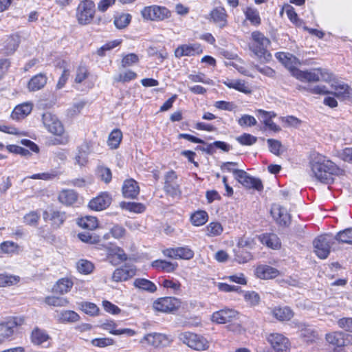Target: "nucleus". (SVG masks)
Instances as JSON below:
<instances>
[{
    "label": "nucleus",
    "mask_w": 352,
    "mask_h": 352,
    "mask_svg": "<svg viewBox=\"0 0 352 352\" xmlns=\"http://www.w3.org/2000/svg\"><path fill=\"white\" fill-rule=\"evenodd\" d=\"M311 175L321 183L330 184L334 177L344 175V170L328 157L319 153L314 154L309 162Z\"/></svg>",
    "instance_id": "1"
},
{
    "label": "nucleus",
    "mask_w": 352,
    "mask_h": 352,
    "mask_svg": "<svg viewBox=\"0 0 352 352\" xmlns=\"http://www.w3.org/2000/svg\"><path fill=\"white\" fill-rule=\"evenodd\" d=\"M251 39L249 44L250 50L258 60L262 63L270 62L272 59V54L267 50V47L270 45V39L258 31L252 33Z\"/></svg>",
    "instance_id": "2"
},
{
    "label": "nucleus",
    "mask_w": 352,
    "mask_h": 352,
    "mask_svg": "<svg viewBox=\"0 0 352 352\" xmlns=\"http://www.w3.org/2000/svg\"><path fill=\"white\" fill-rule=\"evenodd\" d=\"M293 76L301 81L308 82H315L320 80L329 82L331 80L332 74L327 69L322 68H315L306 71H301L298 69L293 70Z\"/></svg>",
    "instance_id": "3"
},
{
    "label": "nucleus",
    "mask_w": 352,
    "mask_h": 352,
    "mask_svg": "<svg viewBox=\"0 0 352 352\" xmlns=\"http://www.w3.org/2000/svg\"><path fill=\"white\" fill-rule=\"evenodd\" d=\"M25 324L23 316H10L0 322V338L3 343L10 340L14 334V329Z\"/></svg>",
    "instance_id": "4"
},
{
    "label": "nucleus",
    "mask_w": 352,
    "mask_h": 352,
    "mask_svg": "<svg viewBox=\"0 0 352 352\" xmlns=\"http://www.w3.org/2000/svg\"><path fill=\"white\" fill-rule=\"evenodd\" d=\"M95 3L91 0H83L80 2L76 9V19L79 24L91 23L95 15Z\"/></svg>",
    "instance_id": "5"
},
{
    "label": "nucleus",
    "mask_w": 352,
    "mask_h": 352,
    "mask_svg": "<svg viewBox=\"0 0 352 352\" xmlns=\"http://www.w3.org/2000/svg\"><path fill=\"white\" fill-rule=\"evenodd\" d=\"M144 19L154 21H161L171 16L170 11L164 6L152 5L144 7L141 10Z\"/></svg>",
    "instance_id": "6"
},
{
    "label": "nucleus",
    "mask_w": 352,
    "mask_h": 352,
    "mask_svg": "<svg viewBox=\"0 0 352 352\" xmlns=\"http://www.w3.org/2000/svg\"><path fill=\"white\" fill-rule=\"evenodd\" d=\"M179 339L184 344L195 350L202 351L209 347L208 342L206 338L193 333H182L179 335Z\"/></svg>",
    "instance_id": "7"
},
{
    "label": "nucleus",
    "mask_w": 352,
    "mask_h": 352,
    "mask_svg": "<svg viewBox=\"0 0 352 352\" xmlns=\"http://www.w3.org/2000/svg\"><path fill=\"white\" fill-rule=\"evenodd\" d=\"M172 342L173 339L169 336L160 333H148L140 340V343L142 344H146L153 348L166 347Z\"/></svg>",
    "instance_id": "8"
},
{
    "label": "nucleus",
    "mask_w": 352,
    "mask_h": 352,
    "mask_svg": "<svg viewBox=\"0 0 352 352\" xmlns=\"http://www.w3.org/2000/svg\"><path fill=\"white\" fill-rule=\"evenodd\" d=\"M42 122L47 131L53 135L60 136L65 132L63 124L60 120L56 116L50 112L43 114Z\"/></svg>",
    "instance_id": "9"
},
{
    "label": "nucleus",
    "mask_w": 352,
    "mask_h": 352,
    "mask_svg": "<svg viewBox=\"0 0 352 352\" xmlns=\"http://www.w3.org/2000/svg\"><path fill=\"white\" fill-rule=\"evenodd\" d=\"M181 306L180 300L175 297L159 298L153 304V309L162 313H171Z\"/></svg>",
    "instance_id": "10"
},
{
    "label": "nucleus",
    "mask_w": 352,
    "mask_h": 352,
    "mask_svg": "<svg viewBox=\"0 0 352 352\" xmlns=\"http://www.w3.org/2000/svg\"><path fill=\"white\" fill-rule=\"evenodd\" d=\"M333 243V239L330 236L327 234L319 236L313 242L314 252L321 259L327 258Z\"/></svg>",
    "instance_id": "11"
},
{
    "label": "nucleus",
    "mask_w": 352,
    "mask_h": 352,
    "mask_svg": "<svg viewBox=\"0 0 352 352\" xmlns=\"http://www.w3.org/2000/svg\"><path fill=\"white\" fill-rule=\"evenodd\" d=\"M266 339L275 352H289L290 342L284 335L272 333L267 336Z\"/></svg>",
    "instance_id": "12"
},
{
    "label": "nucleus",
    "mask_w": 352,
    "mask_h": 352,
    "mask_svg": "<svg viewBox=\"0 0 352 352\" xmlns=\"http://www.w3.org/2000/svg\"><path fill=\"white\" fill-rule=\"evenodd\" d=\"M239 313L233 309L224 308L215 311L211 316V320L217 324H226L238 319Z\"/></svg>",
    "instance_id": "13"
},
{
    "label": "nucleus",
    "mask_w": 352,
    "mask_h": 352,
    "mask_svg": "<svg viewBox=\"0 0 352 352\" xmlns=\"http://www.w3.org/2000/svg\"><path fill=\"white\" fill-rule=\"evenodd\" d=\"M165 256L175 259L189 260L193 258L194 252L187 247L167 248L163 250Z\"/></svg>",
    "instance_id": "14"
},
{
    "label": "nucleus",
    "mask_w": 352,
    "mask_h": 352,
    "mask_svg": "<svg viewBox=\"0 0 352 352\" xmlns=\"http://www.w3.org/2000/svg\"><path fill=\"white\" fill-rule=\"evenodd\" d=\"M271 214L276 222L282 226H287L290 223L291 217L286 208L278 204H274L271 208Z\"/></svg>",
    "instance_id": "15"
},
{
    "label": "nucleus",
    "mask_w": 352,
    "mask_h": 352,
    "mask_svg": "<svg viewBox=\"0 0 352 352\" xmlns=\"http://www.w3.org/2000/svg\"><path fill=\"white\" fill-rule=\"evenodd\" d=\"M136 268L133 265H125L116 269L111 276V278L116 281H125L135 275Z\"/></svg>",
    "instance_id": "16"
},
{
    "label": "nucleus",
    "mask_w": 352,
    "mask_h": 352,
    "mask_svg": "<svg viewBox=\"0 0 352 352\" xmlns=\"http://www.w3.org/2000/svg\"><path fill=\"white\" fill-rule=\"evenodd\" d=\"M276 58L287 67L293 76V70L298 69L296 67L300 64L296 57L289 53L278 52L276 54Z\"/></svg>",
    "instance_id": "17"
},
{
    "label": "nucleus",
    "mask_w": 352,
    "mask_h": 352,
    "mask_svg": "<svg viewBox=\"0 0 352 352\" xmlns=\"http://www.w3.org/2000/svg\"><path fill=\"white\" fill-rule=\"evenodd\" d=\"M202 53V50L198 44L182 45L175 50V55L177 58L182 56H191Z\"/></svg>",
    "instance_id": "18"
},
{
    "label": "nucleus",
    "mask_w": 352,
    "mask_h": 352,
    "mask_svg": "<svg viewBox=\"0 0 352 352\" xmlns=\"http://www.w3.org/2000/svg\"><path fill=\"white\" fill-rule=\"evenodd\" d=\"M58 200L66 206H73L78 201V194L72 189H63L59 192Z\"/></svg>",
    "instance_id": "19"
},
{
    "label": "nucleus",
    "mask_w": 352,
    "mask_h": 352,
    "mask_svg": "<svg viewBox=\"0 0 352 352\" xmlns=\"http://www.w3.org/2000/svg\"><path fill=\"white\" fill-rule=\"evenodd\" d=\"M110 197L107 192H101L98 197L92 199L89 203V207L91 210L100 211L108 207Z\"/></svg>",
    "instance_id": "20"
},
{
    "label": "nucleus",
    "mask_w": 352,
    "mask_h": 352,
    "mask_svg": "<svg viewBox=\"0 0 352 352\" xmlns=\"http://www.w3.org/2000/svg\"><path fill=\"white\" fill-rule=\"evenodd\" d=\"M140 192V188L136 181L133 179L124 181L122 186V194L125 198L134 199Z\"/></svg>",
    "instance_id": "21"
},
{
    "label": "nucleus",
    "mask_w": 352,
    "mask_h": 352,
    "mask_svg": "<svg viewBox=\"0 0 352 352\" xmlns=\"http://www.w3.org/2000/svg\"><path fill=\"white\" fill-rule=\"evenodd\" d=\"M54 318L59 322L67 323V322H75L78 321L80 316L79 315L72 310H62L56 311L54 314Z\"/></svg>",
    "instance_id": "22"
},
{
    "label": "nucleus",
    "mask_w": 352,
    "mask_h": 352,
    "mask_svg": "<svg viewBox=\"0 0 352 352\" xmlns=\"http://www.w3.org/2000/svg\"><path fill=\"white\" fill-rule=\"evenodd\" d=\"M33 105L31 102H24L15 107L12 112L13 120H19L25 118L32 111Z\"/></svg>",
    "instance_id": "23"
},
{
    "label": "nucleus",
    "mask_w": 352,
    "mask_h": 352,
    "mask_svg": "<svg viewBox=\"0 0 352 352\" xmlns=\"http://www.w3.org/2000/svg\"><path fill=\"white\" fill-rule=\"evenodd\" d=\"M325 340L335 349L343 347L346 342L345 334L342 331H333L327 333Z\"/></svg>",
    "instance_id": "24"
},
{
    "label": "nucleus",
    "mask_w": 352,
    "mask_h": 352,
    "mask_svg": "<svg viewBox=\"0 0 352 352\" xmlns=\"http://www.w3.org/2000/svg\"><path fill=\"white\" fill-rule=\"evenodd\" d=\"M300 336L307 343H313L318 339L317 332L311 327L300 324L298 327Z\"/></svg>",
    "instance_id": "25"
},
{
    "label": "nucleus",
    "mask_w": 352,
    "mask_h": 352,
    "mask_svg": "<svg viewBox=\"0 0 352 352\" xmlns=\"http://www.w3.org/2000/svg\"><path fill=\"white\" fill-rule=\"evenodd\" d=\"M260 242L272 249L280 248V241L276 234L273 233H265L258 236Z\"/></svg>",
    "instance_id": "26"
},
{
    "label": "nucleus",
    "mask_w": 352,
    "mask_h": 352,
    "mask_svg": "<svg viewBox=\"0 0 352 352\" xmlns=\"http://www.w3.org/2000/svg\"><path fill=\"white\" fill-rule=\"evenodd\" d=\"M279 272L274 267L269 265H259L256 269V275L261 279H270L276 277Z\"/></svg>",
    "instance_id": "27"
},
{
    "label": "nucleus",
    "mask_w": 352,
    "mask_h": 352,
    "mask_svg": "<svg viewBox=\"0 0 352 352\" xmlns=\"http://www.w3.org/2000/svg\"><path fill=\"white\" fill-rule=\"evenodd\" d=\"M331 87L334 90V94L338 97L344 98L352 97V89L346 83L342 82H333Z\"/></svg>",
    "instance_id": "28"
},
{
    "label": "nucleus",
    "mask_w": 352,
    "mask_h": 352,
    "mask_svg": "<svg viewBox=\"0 0 352 352\" xmlns=\"http://www.w3.org/2000/svg\"><path fill=\"white\" fill-rule=\"evenodd\" d=\"M228 87L234 89L244 94L251 93V89L248 82L241 79H232L224 81L223 82Z\"/></svg>",
    "instance_id": "29"
},
{
    "label": "nucleus",
    "mask_w": 352,
    "mask_h": 352,
    "mask_svg": "<svg viewBox=\"0 0 352 352\" xmlns=\"http://www.w3.org/2000/svg\"><path fill=\"white\" fill-rule=\"evenodd\" d=\"M43 218L45 219H49L55 228H59L63 224L66 219V214L63 212L54 210L50 213L45 212L43 214Z\"/></svg>",
    "instance_id": "30"
},
{
    "label": "nucleus",
    "mask_w": 352,
    "mask_h": 352,
    "mask_svg": "<svg viewBox=\"0 0 352 352\" xmlns=\"http://www.w3.org/2000/svg\"><path fill=\"white\" fill-rule=\"evenodd\" d=\"M239 182L245 188H253L258 191H261L263 189L261 180L258 178L251 177L248 173Z\"/></svg>",
    "instance_id": "31"
},
{
    "label": "nucleus",
    "mask_w": 352,
    "mask_h": 352,
    "mask_svg": "<svg viewBox=\"0 0 352 352\" xmlns=\"http://www.w3.org/2000/svg\"><path fill=\"white\" fill-rule=\"evenodd\" d=\"M50 336L45 330L35 327L30 336L31 342L35 345H41L50 339Z\"/></svg>",
    "instance_id": "32"
},
{
    "label": "nucleus",
    "mask_w": 352,
    "mask_h": 352,
    "mask_svg": "<svg viewBox=\"0 0 352 352\" xmlns=\"http://www.w3.org/2000/svg\"><path fill=\"white\" fill-rule=\"evenodd\" d=\"M47 78L43 74L33 76L29 81L28 88L30 91H36L42 89L47 83Z\"/></svg>",
    "instance_id": "33"
},
{
    "label": "nucleus",
    "mask_w": 352,
    "mask_h": 352,
    "mask_svg": "<svg viewBox=\"0 0 352 352\" xmlns=\"http://www.w3.org/2000/svg\"><path fill=\"white\" fill-rule=\"evenodd\" d=\"M213 21L221 28L227 25V14L223 8H217L210 13Z\"/></svg>",
    "instance_id": "34"
},
{
    "label": "nucleus",
    "mask_w": 352,
    "mask_h": 352,
    "mask_svg": "<svg viewBox=\"0 0 352 352\" xmlns=\"http://www.w3.org/2000/svg\"><path fill=\"white\" fill-rule=\"evenodd\" d=\"M20 40L16 35L8 36L3 41V53L7 55L12 54L17 49Z\"/></svg>",
    "instance_id": "35"
},
{
    "label": "nucleus",
    "mask_w": 352,
    "mask_h": 352,
    "mask_svg": "<svg viewBox=\"0 0 352 352\" xmlns=\"http://www.w3.org/2000/svg\"><path fill=\"white\" fill-rule=\"evenodd\" d=\"M274 318L280 321L289 320L294 316L292 310L288 307H275L271 311Z\"/></svg>",
    "instance_id": "36"
},
{
    "label": "nucleus",
    "mask_w": 352,
    "mask_h": 352,
    "mask_svg": "<svg viewBox=\"0 0 352 352\" xmlns=\"http://www.w3.org/2000/svg\"><path fill=\"white\" fill-rule=\"evenodd\" d=\"M133 285L140 289L151 293H153L157 290L156 285L153 282L146 278H136L133 282Z\"/></svg>",
    "instance_id": "37"
},
{
    "label": "nucleus",
    "mask_w": 352,
    "mask_h": 352,
    "mask_svg": "<svg viewBox=\"0 0 352 352\" xmlns=\"http://www.w3.org/2000/svg\"><path fill=\"white\" fill-rule=\"evenodd\" d=\"M131 20V15L128 13H117L114 15V25L118 29L127 27Z\"/></svg>",
    "instance_id": "38"
},
{
    "label": "nucleus",
    "mask_w": 352,
    "mask_h": 352,
    "mask_svg": "<svg viewBox=\"0 0 352 352\" xmlns=\"http://www.w3.org/2000/svg\"><path fill=\"white\" fill-rule=\"evenodd\" d=\"M73 286L72 281L69 278H61L58 280L53 287V291L56 293L66 294L70 291Z\"/></svg>",
    "instance_id": "39"
},
{
    "label": "nucleus",
    "mask_w": 352,
    "mask_h": 352,
    "mask_svg": "<svg viewBox=\"0 0 352 352\" xmlns=\"http://www.w3.org/2000/svg\"><path fill=\"white\" fill-rule=\"evenodd\" d=\"M243 13L246 19L250 21L252 25H258L261 24V19L257 9L252 7H247L243 10Z\"/></svg>",
    "instance_id": "40"
},
{
    "label": "nucleus",
    "mask_w": 352,
    "mask_h": 352,
    "mask_svg": "<svg viewBox=\"0 0 352 352\" xmlns=\"http://www.w3.org/2000/svg\"><path fill=\"white\" fill-rule=\"evenodd\" d=\"M120 207L134 213H142L146 210V206L143 204L136 202L122 201L120 203Z\"/></svg>",
    "instance_id": "41"
},
{
    "label": "nucleus",
    "mask_w": 352,
    "mask_h": 352,
    "mask_svg": "<svg viewBox=\"0 0 352 352\" xmlns=\"http://www.w3.org/2000/svg\"><path fill=\"white\" fill-rule=\"evenodd\" d=\"M152 266L157 270H162L166 272L170 273L175 271L177 267V264L165 260H155L152 263Z\"/></svg>",
    "instance_id": "42"
},
{
    "label": "nucleus",
    "mask_w": 352,
    "mask_h": 352,
    "mask_svg": "<svg viewBox=\"0 0 352 352\" xmlns=\"http://www.w3.org/2000/svg\"><path fill=\"white\" fill-rule=\"evenodd\" d=\"M126 258L127 256L122 249L111 245V264H119Z\"/></svg>",
    "instance_id": "43"
},
{
    "label": "nucleus",
    "mask_w": 352,
    "mask_h": 352,
    "mask_svg": "<svg viewBox=\"0 0 352 352\" xmlns=\"http://www.w3.org/2000/svg\"><path fill=\"white\" fill-rule=\"evenodd\" d=\"M0 250L3 254L12 255L19 252V245L13 241H3L0 244Z\"/></svg>",
    "instance_id": "44"
},
{
    "label": "nucleus",
    "mask_w": 352,
    "mask_h": 352,
    "mask_svg": "<svg viewBox=\"0 0 352 352\" xmlns=\"http://www.w3.org/2000/svg\"><path fill=\"white\" fill-rule=\"evenodd\" d=\"M45 302L50 306L66 307L69 304V300L65 297L49 296L45 298Z\"/></svg>",
    "instance_id": "45"
},
{
    "label": "nucleus",
    "mask_w": 352,
    "mask_h": 352,
    "mask_svg": "<svg viewBox=\"0 0 352 352\" xmlns=\"http://www.w3.org/2000/svg\"><path fill=\"white\" fill-rule=\"evenodd\" d=\"M59 175L60 172L58 170H51L48 172L34 174L28 177L32 179H41L44 181H50L58 177Z\"/></svg>",
    "instance_id": "46"
},
{
    "label": "nucleus",
    "mask_w": 352,
    "mask_h": 352,
    "mask_svg": "<svg viewBox=\"0 0 352 352\" xmlns=\"http://www.w3.org/2000/svg\"><path fill=\"white\" fill-rule=\"evenodd\" d=\"M78 225L85 229L94 230L98 226V220L96 217L87 216L78 220Z\"/></svg>",
    "instance_id": "47"
},
{
    "label": "nucleus",
    "mask_w": 352,
    "mask_h": 352,
    "mask_svg": "<svg viewBox=\"0 0 352 352\" xmlns=\"http://www.w3.org/2000/svg\"><path fill=\"white\" fill-rule=\"evenodd\" d=\"M20 280L18 276L10 275L7 274H0V287H8L17 284Z\"/></svg>",
    "instance_id": "48"
},
{
    "label": "nucleus",
    "mask_w": 352,
    "mask_h": 352,
    "mask_svg": "<svg viewBox=\"0 0 352 352\" xmlns=\"http://www.w3.org/2000/svg\"><path fill=\"white\" fill-rule=\"evenodd\" d=\"M208 214L206 212L201 210L195 212L190 217L192 223L195 226L204 225L208 221Z\"/></svg>",
    "instance_id": "49"
},
{
    "label": "nucleus",
    "mask_w": 352,
    "mask_h": 352,
    "mask_svg": "<svg viewBox=\"0 0 352 352\" xmlns=\"http://www.w3.org/2000/svg\"><path fill=\"white\" fill-rule=\"evenodd\" d=\"M76 267L80 273L84 274L91 273L94 268L92 263L85 259L79 260L76 263Z\"/></svg>",
    "instance_id": "50"
},
{
    "label": "nucleus",
    "mask_w": 352,
    "mask_h": 352,
    "mask_svg": "<svg viewBox=\"0 0 352 352\" xmlns=\"http://www.w3.org/2000/svg\"><path fill=\"white\" fill-rule=\"evenodd\" d=\"M111 334L124 338L133 336L135 334V332L128 328L117 329V325L111 320Z\"/></svg>",
    "instance_id": "51"
},
{
    "label": "nucleus",
    "mask_w": 352,
    "mask_h": 352,
    "mask_svg": "<svg viewBox=\"0 0 352 352\" xmlns=\"http://www.w3.org/2000/svg\"><path fill=\"white\" fill-rule=\"evenodd\" d=\"M223 226L219 222H211L206 227V234L208 236L220 235L223 232Z\"/></svg>",
    "instance_id": "52"
},
{
    "label": "nucleus",
    "mask_w": 352,
    "mask_h": 352,
    "mask_svg": "<svg viewBox=\"0 0 352 352\" xmlns=\"http://www.w3.org/2000/svg\"><path fill=\"white\" fill-rule=\"evenodd\" d=\"M335 239L340 243L352 244V228L339 232Z\"/></svg>",
    "instance_id": "53"
},
{
    "label": "nucleus",
    "mask_w": 352,
    "mask_h": 352,
    "mask_svg": "<svg viewBox=\"0 0 352 352\" xmlns=\"http://www.w3.org/2000/svg\"><path fill=\"white\" fill-rule=\"evenodd\" d=\"M136 77L137 74L135 72L131 70H128L115 76L114 80L117 82H126L134 80Z\"/></svg>",
    "instance_id": "54"
},
{
    "label": "nucleus",
    "mask_w": 352,
    "mask_h": 352,
    "mask_svg": "<svg viewBox=\"0 0 352 352\" xmlns=\"http://www.w3.org/2000/svg\"><path fill=\"white\" fill-rule=\"evenodd\" d=\"M88 69L85 66L80 65L76 70L74 81L76 83H81L89 76Z\"/></svg>",
    "instance_id": "55"
},
{
    "label": "nucleus",
    "mask_w": 352,
    "mask_h": 352,
    "mask_svg": "<svg viewBox=\"0 0 352 352\" xmlns=\"http://www.w3.org/2000/svg\"><path fill=\"white\" fill-rule=\"evenodd\" d=\"M80 307L82 311L90 316H96L98 314L99 311V308L97 307V305L92 302H82Z\"/></svg>",
    "instance_id": "56"
},
{
    "label": "nucleus",
    "mask_w": 352,
    "mask_h": 352,
    "mask_svg": "<svg viewBox=\"0 0 352 352\" xmlns=\"http://www.w3.org/2000/svg\"><path fill=\"white\" fill-rule=\"evenodd\" d=\"M238 124L242 126H253L257 124V121L252 116L244 114L239 120Z\"/></svg>",
    "instance_id": "57"
},
{
    "label": "nucleus",
    "mask_w": 352,
    "mask_h": 352,
    "mask_svg": "<svg viewBox=\"0 0 352 352\" xmlns=\"http://www.w3.org/2000/svg\"><path fill=\"white\" fill-rule=\"evenodd\" d=\"M236 140L242 145L251 146L256 143L257 138L249 133H243L236 138Z\"/></svg>",
    "instance_id": "58"
},
{
    "label": "nucleus",
    "mask_w": 352,
    "mask_h": 352,
    "mask_svg": "<svg viewBox=\"0 0 352 352\" xmlns=\"http://www.w3.org/2000/svg\"><path fill=\"white\" fill-rule=\"evenodd\" d=\"M40 219V214L35 211L26 214L23 217L24 223L29 226H36Z\"/></svg>",
    "instance_id": "59"
},
{
    "label": "nucleus",
    "mask_w": 352,
    "mask_h": 352,
    "mask_svg": "<svg viewBox=\"0 0 352 352\" xmlns=\"http://www.w3.org/2000/svg\"><path fill=\"white\" fill-rule=\"evenodd\" d=\"M122 140V133L118 129H116L111 131V149L118 148Z\"/></svg>",
    "instance_id": "60"
},
{
    "label": "nucleus",
    "mask_w": 352,
    "mask_h": 352,
    "mask_svg": "<svg viewBox=\"0 0 352 352\" xmlns=\"http://www.w3.org/2000/svg\"><path fill=\"white\" fill-rule=\"evenodd\" d=\"M245 301L251 306H256L260 302V296L255 292H247L244 294Z\"/></svg>",
    "instance_id": "61"
},
{
    "label": "nucleus",
    "mask_w": 352,
    "mask_h": 352,
    "mask_svg": "<svg viewBox=\"0 0 352 352\" xmlns=\"http://www.w3.org/2000/svg\"><path fill=\"white\" fill-rule=\"evenodd\" d=\"M267 142L270 152H272L276 155H279L282 153V144L280 141L274 139H268Z\"/></svg>",
    "instance_id": "62"
},
{
    "label": "nucleus",
    "mask_w": 352,
    "mask_h": 352,
    "mask_svg": "<svg viewBox=\"0 0 352 352\" xmlns=\"http://www.w3.org/2000/svg\"><path fill=\"white\" fill-rule=\"evenodd\" d=\"M76 163L80 166H85L88 161V153L86 149L81 146L78 154L75 157Z\"/></svg>",
    "instance_id": "63"
},
{
    "label": "nucleus",
    "mask_w": 352,
    "mask_h": 352,
    "mask_svg": "<svg viewBox=\"0 0 352 352\" xmlns=\"http://www.w3.org/2000/svg\"><path fill=\"white\" fill-rule=\"evenodd\" d=\"M340 328L352 333V318H342L338 321Z\"/></svg>",
    "instance_id": "64"
}]
</instances>
